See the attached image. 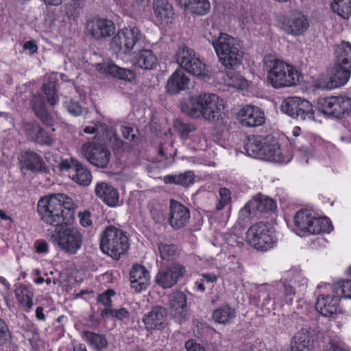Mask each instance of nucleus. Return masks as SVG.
Here are the masks:
<instances>
[{"mask_svg": "<svg viewBox=\"0 0 351 351\" xmlns=\"http://www.w3.org/2000/svg\"><path fill=\"white\" fill-rule=\"evenodd\" d=\"M145 328L147 330L160 329L165 322V310L161 307H154L143 318Z\"/></svg>", "mask_w": 351, "mask_h": 351, "instance_id": "obj_30", "label": "nucleus"}, {"mask_svg": "<svg viewBox=\"0 0 351 351\" xmlns=\"http://www.w3.org/2000/svg\"><path fill=\"white\" fill-rule=\"evenodd\" d=\"M336 62L339 64L351 66V44L348 41H341L335 46Z\"/></svg>", "mask_w": 351, "mask_h": 351, "instance_id": "obj_36", "label": "nucleus"}, {"mask_svg": "<svg viewBox=\"0 0 351 351\" xmlns=\"http://www.w3.org/2000/svg\"><path fill=\"white\" fill-rule=\"evenodd\" d=\"M11 339V332L6 322L0 318V346L7 343Z\"/></svg>", "mask_w": 351, "mask_h": 351, "instance_id": "obj_55", "label": "nucleus"}, {"mask_svg": "<svg viewBox=\"0 0 351 351\" xmlns=\"http://www.w3.org/2000/svg\"><path fill=\"white\" fill-rule=\"evenodd\" d=\"M219 62L226 68L234 69L241 64L243 53L239 41L225 33L213 38L211 40Z\"/></svg>", "mask_w": 351, "mask_h": 351, "instance_id": "obj_4", "label": "nucleus"}, {"mask_svg": "<svg viewBox=\"0 0 351 351\" xmlns=\"http://www.w3.org/2000/svg\"><path fill=\"white\" fill-rule=\"evenodd\" d=\"M280 26L287 34L298 36L308 30L309 22L307 17L302 13L293 12L290 15L282 17Z\"/></svg>", "mask_w": 351, "mask_h": 351, "instance_id": "obj_14", "label": "nucleus"}, {"mask_svg": "<svg viewBox=\"0 0 351 351\" xmlns=\"http://www.w3.org/2000/svg\"><path fill=\"white\" fill-rule=\"evenodd\" d=\"M80 154L90 164L98 168L106 167L111 157L110 152L105 145L95 141L83 144Z\"/></svg>", "mask_w": 351, "mask_h": 351, "instance_id": "obj_12", "label": "nucleus"}, {"mask_svg": "<svg viewBox=\"0 0 351 351\" xmlns=\"http://www.w3.org/2000/svg\"><path fill=\"white\" fill-rule=\"evenodd\" d=\"M169 311L176 322L182 323L187 317L186 297L181 291L169 295Z\"/></svg>", "mask_w": 351, "mask_h": 351, "instance_id": "obj_21", "label": "nucleus"}, {"mask_svg": "<svg viewBox=\"0 0 351 351\" xmlns=\"http://www.w3.org/2000/svg\"><path fill=\"white\" fill-rule=\"evenodd\" d=\"M246 239L253 247L263 252L273 248L278 242L274 229L263 222L250 226L247 231Z\"/></svg>", "mask_w": 351, "mask_h": 351, "instance_id": "obj_8", "label": "nucleus"}, {"mask_svg": "<svg viewBox=\"0 0 351 351\" xmlns=\"http://www.w3.org/2000/svg\"><path fill=\"white\" fill-rule=\"evenodd\" d=\"M157 58L150 49H142L134 57V64L145 70L153 69L157 64Z\"/></svg>", "mask_w": 351, "mask_h": 351, "instance_id": "obj_32", "label": "nucleus"}, {"mask_svg": "<svg viewBox=\"0 0 351 351\" xmlns=\"http://www.w3.org/2000/svg\"><path fill=\"white\" fill-rule=\"evenodd\" d=\"M281 110L289 117L300 120L313 118V110L311 104L298 97H290L284 99L281 104Z\"/></svg>", "mask_w": 351, "mask_h": 351, "instance_id": "obj_11", "label": "nucleus"}, {"mask_svg": "<svg viewBox=\"0 0 351 351\" xmlns=\"http://www.w3.org/2000/svg\"><path fill=\"white\" fill-rule=\"evenodd\" d=\"M124 9L132 15L141 14L145 10L144 0H132V4L130 7L124 6Z\"/></svg>", "mask_w": 351, "mask_h": 351, "instance_id": "obj_57", "label": "nucleus"}, {"mask_svg": "<svg viewBox=\"0 0 351 351\" xmlns=\"http://www.w3.org/2000/svg\"><path fill=\"white\" fill-rule=\"evenodd\" d=\"M279 297L284 296L285 301L288 304H291L295 291L292 285L287 281H280L277 284Z\"/></svg>", "mask_w": 351, "mask_h": 351, "instance_id": "obj_43", "label": "nucleus"}, {"mask_svg": "<svg viewBox=\"0 0 351 351\" xmlns=\"http://www.w3.org/2000/svg\"><path fill=\"white\" fill-rule=\"evenodd\" d=\"M189 219V209L180 202L171 199L169 213L170 226L174 229H180L186 225Z\"/></svg>", "mask_w": 351, "mask_h": 351, "instance_id": "obj_19", "label": "nucleus"}, {"mask_svg": "<svg viewBox=\"0 0 351 351\" xmlns=\"http://www.w3.org/2000/svg\"><path fill=\"white\" fill-rule=\"evenodd\" d=\"M158 247L160 256L164 260L173 259L178 255V248L173 244L160 242L158 243Z\"/></svg>", "mask_w": 351, "mask_h": 351, "instance_id": "obj_44", "label": "nucleus"}, {"mask_svg": "<svg viewBox=\"0 0 351 351\" xmlns=\"http://www.w3.org/2000/svg\"><path fill=\"white\" fill-rule=\"evenodd\" d=\"M187 351H205V349L200 344L192 339L188 340L185 343Z\"/></svg>", "mask_w": 351, "mask_h": 351, "instance_id": "obj_62", "label": "nucleus"}, {"mask_svg": "<svg viewBox=\"0 0 351 351\" xmlns=\"http://www.w3.org/2000/svg\"><path fill=\"white\" fill-rule=\"evenodd\" d=\"M298 155L303 164H308L313 159V149L310 145H302L298 148Z\"/></svg>", "mask_w": 351, "mask_h": 351, "instance_id": "obj_50", "label": "nucleus"}, {"mask_svg": "<svg viewBox=\"0 0 351 351\" xmlns=\"http://www.w3.org/2000/svg\"><path fill=\"white\" fill-rule=\"evenodd\" d=\"M14 295L21 308L29 312L34 306V293L31 285H18L14 289Z\"/></svg>", "mask_w": 351, "mask_h": 351, "instance_id": "obj_26", "label": "nucleus"}, {"mask_svg": "<svg viewBox=\"0 0 351 351\" xmlns=\"http://www.w3.org/2000/svg\"><path fill=\"white\" fill-rule=\"evenodd\" d=\"M252 207L261 213L274 211L276 208V202L271 198L261 196L247 204L241 212L250 214V208Z\"/></svg>", "mask_w": 351, "mask_h": 351, "instance_id": "obj_33", "label": "nucleus"}, {"mask_svg": "<svg viewBox=\"0 0 351 351\" xmlns=\"http://www.w3.org/2000/svg\"><path fill=\"white\" fill-rule=\"evenodd\" d=\"M129 246V239L126 233L113 226L106 227L101 235V250L115 260L123 255Z\"/></svg>", "mask_w": 351, "mask_h": 351, "instance_id": "obj_5", "label": "nucleus"}, {"mask_svg": "<svg viewBox=\"0 0 351 351\" xmlns=\"http://www.w3.org/2000/svg\"><path fill=\"white\" fill-rule=\"evenodd\" d=\"M184 8L193 14L202 16L209 12L210 5L208 0H191Z\"/></svg>", "mask_w": 351, "mask_h": 351, "instance_id": "obj_41", "label": "nucleus"}, {"mask_svg": "<svg viewBox=\"0 0 351 351\" xmlns=\"http://www.w3.org/2000/svg\"><path fill=\"white\" fill-rule=\"evenodd\" d=\"M184 267L179 263L161 268L155 276L156 283L163 289H169L174 286L178 280L183 277Z\"/></svg>", "mask_w": 351, "mask_h": 351, "instance_id": "obj_16", "label": "nucleus"}, {"mask_svg": "<svg viewBox=\"0 0 351 351\" xmlns=\"http://www.w3.org/2000/svg\"><path fill=\"white\" fill-rule=\"evenodd\" d=\"M324 351H349V350H347L346 348H345L341 345H340L336 342L331 341L325 346Z\"/></svg>", "mask_w": 351, "mask_h": 351, "instance_id": "obj_63", "label": "nucleus"}, {"mask_svg": "<svg viewBox=\"0 0 351 351\" xmlns=\"http://www.w3.org/2000/svg\"><path fill=\"white\" fill-rule=\"evenodd\" d=\"M236 317L234 309L229 306H223L216 309L213 313V319L219 324H229L233 322Z\"/></svg>", "mask_w": 351, "mask_h": 351, "instance_id": "obj_38", "label": "nucleus"}, {"mask_svg": "<svg viewBox=\"0 0 351 351\" xmlns=\"http://www.w3.org/2000/svg\"><path fill=\"white\" fill-rule=\"evenodd\" d=\"M95 193L98 198L110 207L118 205L119 193L118 190L106 182H97L95 187Z\"/></svg>", "mask_w": 351, "mask_h": 351, "instance_id": "obj_23", "label": "nucleus"}, {"mask_svg": "<svg viewBox=\"0 0 351 351\" xmlns=\"http://www.w3.org/2000/svg\"><path fill=\"white\" fill-rule=\"evenodd\" d=\"M333 291L339 298H351V280H342L333 285Z\"/></svg>", "mask_w": 351, "mask_h": 351, "instance_id": "obj_45", "label": "nucleus"}, {"mask_svg": "<svg viewBox=\"0 0 351 351\" xmlns=\"http://www.w3.org/2000/svg\"><path fill=\"white\" fill-rule=\"evenodd\" d=\"M69 176L75 182L83 186L89 185L92 181L90 171L80 162H76L74 171Z\"/></svg>", "mask_w": 351, "mask_h": 351, "instance_id": "obj_37", "label": "nucleus"}, {"mask_svg": "<svg viewBox=\"0 0 351 351\" xmlns=\"http://www.w3.org/2000/svg\"><path fill=\"white\" fill-rule=\"evenodd\" d=\"M40 128V125L36 122H26L23 124V130L26 136L32 141Z\"/></svg>", "mask_w": 351, "mask_h": 351, "instance_id": "obj_54", "label": "nucleus"}, {"mask_svg": "<svg viewBox=\"0 0 351 351\" xmlns=\"http://www.w3.org/2000/svg\"><path fill=\"white\" fill-rule=\"evenodd\" d=\"M189 79L182 70H176L168 79L166 89L171 95L178 94L188 88Z\"/></svg>", "mask_w": 351, "mask_h": 351, "instance_id": "obj_29", "label": "nucleus"}, {"mask_svg": "<svg viewBox=\"0 0 351 351\" xmlns=\"http://www.w3.org/2000/svg\"><path fill=\"white\" fill-rule=\"evenodd\" d=\"M86 27L87 32L97 39L109 37L115 30V25L111 20L101 18L88 21Z\"/></svg>", "mask_w": 351, "mask_h": 351, "instance_id": "obj_20", "label": "nucleus"}, {"mask_svg": "<svg viewBox=\"0 0 351 351\" xmlns=\"http://www.w3.org/2000/svg\"><path fill=\"white\" fill-rule=\"evenodd\" d=\"M263 111L258 107L247 105L237 112V120L245 127L254 128L261 125L265 122Z\"/></svg>", "mask_w": 351, "mask_h": 351, "instance_id": "obj_17", "label": "nucleus"}, {"mask_svg": "<svg viewBox=\"0 0 351 351\" xmlns=\"http://www.w3.org/2000/svg\"><path fill=\"white\" fill-rule=\"evenodd\" d=\"M292 158L291 152L287 148H281L277 140L272 136H265L262 147L261 160L287 164Z\"/></svg>", "mask_w": 351, "mask_h": 351, "instance_id": "obj_13", "label": "nucleus"}, {"mask_svg": "<svg viewBox=\"0 0 351 351\" xmlns=\"http://www.w3.org/2000/svg\"><path fill=\"white\" fill-rule=\"evenodd\" d=\"M21 162L24 168L33 172L47 173L49 168L41 156L32 151H27L21 155Z\"/></svg>", "mask_w": 351, "mask_h": 351, "instance_id": "obj_27", "label": "nucleus"}, {"mask_svg": "<svg viewBox=\"0 0 351 351\" xmlns=\"http://www.w3.org/2000/svg\"><path fill=\"white\" fill-rule=\"evenodd\" d=\"M75 208L72 199L62 193L43 196L37 203V213L40 220L55 228L64 223V209L71 212Z\"/></svg>", "mask_w": 351, "mask_h": 351, "instance_id": "obj_2", "label": "nucleus"}, {"mask_svg": "<svg viewBox=\"0 0 351 351\" xmlns=\"http://www.w3.org/2000/svg\"><path fill=\"white\" fill-rule=\"evenodd\" d=\"M183 112L195 119L204 118L215 124L221 132L228 130L230 127V119L222 110L223 101L215 94H203L193 96L180 104Z\"/></svg>", "mask_w": 351, "mask_h": 351, "instance_id": "obj_1", "label": "nucleus"}, {"mask_svg": "<svg viewBox=\"0 0 351 351\" xmlns=\"http://www.w3.org/2000/svg\"><path fill=\"white\" fill-rule=\"evenodd\" d=\"M43 91L49 104L51 106L56 105L58 100L56 89V82L53 81H49L44 83L43 85Z\"/></svg>", "mask_w": 351, "mask_h": 351, "instance_id": "obj_47", "label": "nucleus"}, {"mask_svg": "<svg viewBox=\"0 0 351 351\" xmlns=\"http://www.w3.org/2000/svg\"><path fill=\"white\" fill-rule=\"evenodd\" d=\"M224 80L228 86L239 90H245L249 86V82L245 78L232 71L226 74Z\"/></svg>", "mask_w": 351, "mask_h": 351, "instance_id": "obj_40", "label": "nucleus"}, {"mask_svg": "<svg viewBox=\"0 0 351 351\" xmlns=\"http://www.w3.org/2000/svg\"><path fill=\"white\" fill-rule=\"evenodd\" d=\"M265 136H250L245 142V149L248 156L261 159Z\"/></svg>", "mask_w": 351, "mask_h": 351, "instance_id": "obj_34", "label": "nucleus"}, {"mask_svg": "<svg viewBox=\"0 0 351 351\" xmlns=\"http://www.w3.org/2000/svg\"><path fill=\"white\" fill-rule=\"evenodd\" d=\"M291 281H293L294 284L298 285V287H300L302 289H305L308 284L307 278L300 272L296 273L293 276V278L291 279Z\"/></svg>", "mask_w": 351, "mask_h": 351, "instance_id": "obj_60", "label": "nucleus"}, {"mask_svg": "<svg viewBox=\"0 0 351 351\" xmlns=\"http://www.w3.org/2000/svg\"><path fill=\"white\" fill-rule=\"evenodd\" d=\"M36 252L39 254H46L49 250V245L44 240H38L34 243Z\"/></svg>", "mask_w": 351, "mask_h": 351, "instance_id": "obj_61", "label": "nucleus"}, {"mask_svg": "<svg viewBox=\"0 0 351 351\" xmlns=\"http://www.w3.org/2000/svg\"><path fill=\"white\" fill-rule=\"evenodd\" d=\"M96 69L104 74H109L124 80L132 81L136 77L133 71L119 67L111 62L97 64Z\"/></svg>", "mask_w": 351, "mask_h": 351, "instance_id": "obj_25", "label": "nucleus"}, {"mask_svg": "<svg viewBox=\"0 0 351 351\" xmlns=\"http://www.w3.org/2000/svg\"><path fill=\"white\" fill-rule=\"evenodd\" d=\"M114 295V291L112 289H108L98 296L97 302L103 304L104 308H112L111 297Z\"/></svg>", "mask_w": 351, "mask_h": 351, "instance_id": "obj_56", "label": "nucleus"}, {"mask_svg": "<svg viewBox=\"0 0 351 351\" xmlns=\"http://www.w3.org/2000/svg\"><path fill=\"white\" fill-rule=\"evenodd\" d=\"M231 202V192L226 188H220L219 190L218 202L216 206L217 210L223 209Z\"/></svg>", "mask_w": 351, "mask_h": 351, "instance_id": "obj_49", "label": "nucleus"}, {"mask_svg": "<svg viewBox=\"0 0 351 351\" xmlns=\"http://www.w3.org/2000/svg\"><path fill=\"white\" fill-rule=\"evenodd\" d=\"M265 69L268 82L275 88L296 85L300 74L295 67L278 59H265Z\"/></svg>", "mask_w": 351, "mask_h": 351, "instance_id": "obj_3", "label": "nucleus"}, {"mask_svg": "<svg viewBox=\"0 0 351 351\" xmlns=\"http://www.w3.org/2000/svg\"><path fill=\"white\" fill-rule=\"evenodd\" d=\"M81 336L94 351H102L108 347V342L104 334L84 330Z\"/></svg>", "mask_w": 351, "mask_h": 351, "instance_id": "obj_31", "label": "nucleus"}, {"mask_svg": "<svg viewBox=\"0 0 351 351\" xmlns=\"http://www.w3.org/2000/svg\"><path fill=\"white\" fill-rule=\"evenodd\" d=\"M337 97V117H339L341 114L351 111V98L346 97Z\"/></svg>", "mask_w": 351, "mask_h": 351, "instance_id": "obj_51", "label": "nucleus"}, {"mask_svg": "<svg viewBox=\"0 0 351 351\" xmlns=\"http://www.w3.org/2000/svg\"><path fill=\"white\" fill-rule=\"evenodd\" d=\"M121 132L125 139L133 140L135 137L134 130L130 126H121Z\"/></svg>", "mask_w": 351, "mask_h": 351, "instance_id": "obj_64", "label": "nucleus"}, {"mask_svg": "<svg viewBox=\"0 0 351 351\" xmlns=\"http://www.w3.org/2000/svg\"><path fill=\"white\" fill-rule=\"evenodd\" d=\"M336 63L327 70V81L319 84L323 88L332 89L345 85L350 77L351 66Z\"/></svg>", "mask_w": 351, "mask_h": 351, "instance_id": "obj_15", "label": "nucleus"}, {"mask_svg": "<svg viewBox=\"0 0 351 351\" xmlns=\"http://www.w3.org/2000/svg\"><path fill=\"white\" fill-rule=\"evenodd\" d=\"M64 106L66 110L73 116H79L83 112L82 107L79 103L71 99L66 100L64 102Z\"/></svg>", "mask_w": 351, "mask_h": 351, "instance_id": "obj_53", "label": "nucleus"}, {"mask_svg": "<svg viewBox=\"0 0 351 351\" xmlns=\"http://www.w3.org/2000/svg\"><path fill=\"white\" fill-rule=\"evenodd\" d=\"M295 228L304 234H318L329 233L332 230L330 221L327 217H321L309 209H301L294 217Z\"/></svg>", "mask_w": 351, "mask_h": 351, "instance_id": "obj_7", "label": "nucleus"}, {"mask_svg": "<svg viewBox=\"0 0 351 351\" xmlns=\"http://www.w3.org/2000/svg\"><path fill=\"white\" fill-rule=\"evenodd\" d=\"M101 316L103 318L111 317L115 320H123L124 319L128 318L130 313L125 308H121L119 309L112 308H104L101 311Z\"/></svg>", "mask_w": 351, "mask_h": 351, "instance_id": "obj_46", "label": "nucleus"}, {"mask_svg": "<svg viewBox=\"0 0 351 351\" xmlns=\"http://www.w3.org/2000/svg\"><path fill=\"white\" fill-rule=\"evenodd\" d=\"M174 127L183 138H186L190 133L196 130L193 123L182 121H176Z\"/></svg>", "mask_w": 351, "mask_h": 351, "instance_id": "obj_48", "label": "nucleus"}, {"mask_svg": "<svg viewBox=\"0 0 351 351\" xmlns=\"http://www.w3.org/2000/svg\"><path fill=\"white\" fill-rule=\"evenodd\" d=\"M330 8L334 13L345 20L351 17V0H333Z\"/></svg>", "mask_w": 351, "mask_h": 351, "instance_id": "obj_39", "label": "nucleus"}, {"mask_svg": "<svg viewBox=\"0 0 351 351\" xmlns=\"http://www.w3.org/2000/svg\"><path fill=\"white\" fill-rule=\"evenodd\" d=\"M313 337L307 329H301L293 337L291 351H313Z\"/></svg>", "mask_w": 351, "mask_h": 351, "instance_id": "obj_28", "label": "nucleus"}, {"mask_svg": "<svg viewBox=\"0 0 351 351\" xmlns=\"http://www.w3.org/2000/svg\"><path fill=\"white\" fill-rule=\"evenodd\" d=\"M319 108L324 114H330L337 117L338 107L337 97L320 99L319 101Z\"/></svg>", "mask_w": 351, "mask_h": 351, "instance_id": "obj_42", "label": "nucleus"}, {"mask_svg": "<svg viewBox=\"0 0 351 351\" xmlns=\"http://www.w3.org/2000/svg\"><path fill=\"white\" fill-rule=\"evenodd\" d=\"M143 35L136 27L119 29L110 42V49L116 54H129Z\"/></svg>", "mask_w": 351, "mask_h": 351, "instance_id": "obj_9", "label": "nucleus"}, {"mask_svg": "<svg viewBox=\"0 0 351 351\" xmlns=\"http://www.w3.org/2000/svg\"><path fill=\"white\" fill-rule=\"evenodd\" d=\"M152 10L157 25L165 27L173 23L175 13L173 5L167 0H153Z\"/></svg>", "mask_w": 351, "mask_h": 351, "instance_id": "obj_18", "label": "nucleus"}, {"mask_svg": "<svg viewBox=\"0 0 351 351\" xmlns=\"http://www.w3.org/2000/svg\"><path fill=\"white\" fill-rule=\"evenodd\" d=\"M49 240L65 252L75 254L82 245L83 237L77 227L62 223L49 234Z\"/></svg>", "mask_w": 351, "mask_h": 351, "instance_id": "obj_6", "label": "nucleus"}, {"mask_svg": "<svg viewBox=\"0 0 351 351\" xmlns=\"http://www.w3.org/2000/svg\"><path fill=\"white\" fill-rule=\"evenodd\" d=\"M176 62L188 73L197 77H206L208 70L206 64L196 54L194 50L187 47H181L176 52Z\"/></svg>", "mask_w": 351, "mask_h": 351, "instance_id": "obj_10", "label": "nucleus"}, {"mask_svg": "<svg viewBox=\"0 0 351 351\" xmlns=\"http://www.w3.org/2000/svg\"><path fill=\"white\" fill-rule=\"evenodd\" d=\"M193 173L191 171L176 175V184L188 186L193 182Z\"/></svg>", "mask_w": 351, "mask_h": 351, "instance_id": "obj_58", "label": "nucleus"}, {"mask_svg": "<svg viewBox=\"0 0 351 351\" xmlns=\"http://www.w3.org/2000/svg\"><path fill=\"white\" fill-rule=\"evenodd\" d=\"M31 103L36 115L39 117L45 124L50 125L52 123V119L46 110V106L43 96L40 95H34Z\"/></svg>", "mask_w": 351, "mask_h": 351, "instance_id": "obj_35", "label": "nucleus"}, {"mask_svg": "<svg viewBox=\"0 0 351 351\" xmlns=\"http://www.w3.org/2000/svg\"><path fill=\"white\" fill-rule=\"evenodd\" d=\"M33 141L41 145H51L53 143V139L51 135H49L42 128H40L38 132L36 133Z\"/></svg>", "mask_w": 351, "mask_h": 351, "instance_id": "obj_52", "label": "nucleus"}, {"mask_svg": "<svg viewBox=\"0 0 351 351\" xmlns=\"http://www.w3.org/2000/svg\"><path fill=\"white\" fill-rule=\"evenodd\" d=\"M317 311L325 317H334L341 313L339 298L336 295L321 294L315 304Z\"/></svg>", "mask_w": 351, "mask_h": 351, "instance_id": "obj_22", "label": "nucleus"}, {"mask_svg": "<svg viewBox=\"0 0 351 351\" xmlns=\"http://www.w3.org/2000/svg\"><path fill=\"white\" fill-rule=\"evenodd\" d=\"M91 214L88 210L78 213V217L80 219V223L84 227H88L92 225V220L90 219Z\"/></svg>", "mask_w": 351, "mask_h": 351, "instance_id": "obj_59", "label": "nucleus"}, {"mask_svg": "<svg viewBox=\"0 0 351 351\" xmlns=\"http://www.w3.org/2000/svg\"><path fill=\"white\" fill-rule=\"evenodd\" d=\"M130 279L132 289L136 292H141L148 287L150 276L144 266L135 265L130 271Z\"/></svg>", "mask_w": 351, "mask_h": 351, "instance_id": "obj_24", "label": "nucleus"}]
</instances>
